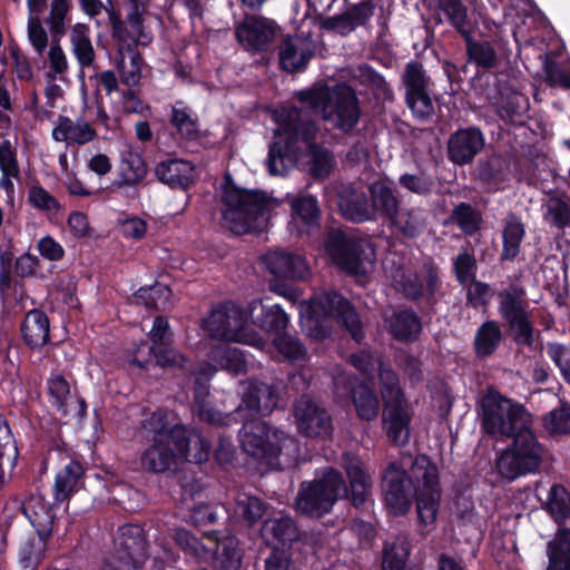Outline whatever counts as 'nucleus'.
Wrapping results in <instances>:
<instances>
[{"mask_svg": "<svg viewBox=\"0 0 570 570\" xmlns=\"http://www.w3.org/2000/svg\"><path fill=\"white\" fill-rule=\"evenodd\" d=\"M279 400L277 384L257 379L243 382V404L248 414H242L240 417L243 424L238 431L239 442L248 455L268 465L278 463L282 454L292 456L298 450L295 438L257 417L258 414H269L278 406Z\"/></svg>", "mask_w": 570, "mask_h": 570, "instance_id": "1", "label": "nucleus"}, {"mask_svg": "<svg viewBox=\"0 0 570 570\" xmlns=\"http://www.w3.org/2000/svg\"><path fill=\"white\" fill-rule=\"evenodd\" d=\"M274 118L278 128L274 130V140L268 147L266 166L269 175L286 174L287 169L298 159L299 142H304L307 145L311 156L309 175L315 179L328 177L334 157L326 147L314 141L318 126L311 117L309 111L292 106L276 112Z\"/></svg>", "mask_w": 570, "mask_h": 570, "instance_id": "2", "label": "nucleus"}, {"mask_svg": "<svg viewBox=\"0 0 570 570\" xmlns=\"http://www.w3.org/2000/svg\"><path fill=\"white\" fill-rule=\"evenodd\" d=\"M145 11L141 0H130L125 19L119 11L108 10L111 38L117 43L116 68L121 82L128 87L137 86L141 79L144 58L138 46L147 45L151 39L145 32Z\"/></svg>", "mask_w": 570, "mask_h": 570, "instance_id": "3", "label": "nucleus"}, {"mask_svg": "<svg viewBox=\"0 0 570 570\" xmlns=\"http://www.w3.org/2000/svg\"><path fill=\"white\" fill-rule=\"evenodd\" d=\"M222 202L226 206L222 214L223 219L230 232L239 236L263 232L277 206L267 191L239 187L228 174L222 186Z\"/></svg>", "mask_w": 570, "mask_h": 570, "instance_id": "4", "label": "nucleus"}, {"mask_svg": "<svg viewBox=\"0 0 570 570\" xmlns=\"http://www.w3.org/2000/svg\"><path fill=\"white\" fill-rule=\"evenodd\" d=\"M303 331L315 341L331 336L335 324L344 327L356 343L365 338L363 325L352 303L335 291L312 299L301 314Z\"/></svg>", "mask_w": 570, "mask_h": 570, "instance_id": "5", "label": "nucleus"}, {"mask_svg": "<svg viewBox=\"0 0 570 570\" xmlns=\"http://www.w3.org/2000/svg\"><path fill=\"white\" fill-rule=\"evenodd\" d=\"M481 428L492 438H510L532 426L525 406L490 387L479 402Z\"/></svg>", "mask_w": 570, "mask_h": 570, "instance_id": "6", "label": "nucleus"}, {"mask_svg": "<svg viewBox=\"0 0 570 570\" xmlns=\"http://www.w3.org/2000/svg\"><path fill=\"white\" fill-rule=\"evenodd\" d=\"M377 377L380 394L384 403L383 420L387 424L386 435L395 445L404 446L410 441L412 417L407 412L400 377L392 366L383 361L379 362Z\"/></svg>", "mask_w": 570, "mask_h": 570, "instance_id": "7", "label": "nucleus"}, {"mask_svg": "<svg viewBox=\"0 0 570 570\" xmlns=\"http://www.w3.org/2000/svg\"><path fill=\"white\" fill-rule=\"evenodd\" d=\"M509 439H512V442L501 452L495 462L498 473L509 481H514L520 476L539 472L544 446L539 442L532 426Z\"/></svg>", "mask_w": 570, "mask_h": 570, "instance_id": "8", "label": "nucleus"}, {"mask_svg": "<svg viewBox=\"0 0 570 570\" xmlns=\"http://www.w3.org/2000/svg\"><path fill=\"white\" fill-rule=\"evenodd\" d=\"M343 473L333 466L312 481H303L295 499V509L303 515L320 519L330 513L335 503L342 499L340 488Z\"/></svg>", "mask_w": 570, "mask_h": 570, "instance_id": "9", "label": "nucleus"}, {"mask_svg": "<svg viewBox=\"0 0 570 570\" xmlns=\"http://www.w3.org/2000/svg\"><path fill=\"white\" fill-rule=\"evenodd\" d=\"M525 288L520 284H511L498 292L499 313L505 321L517 346L533 347L534 326L528 311Z\"/></svg>", "mask_w": 570, "mask_h": 570, "instance_id": "10", "label": "nucleus"}, {"mask_svg": "<svg viewBox=\"0 0 570 570\" xmlns=\"http://www.w3.org/2000/svg\"><path fill=\"white\" fill-rule=\"evenodd\" d=\"M261 262L273 276L268 284L269 291L294 301L296 291L292 282L304 279L309 272L305 258L291 250L274 249L265 253Z\"/></svg>", "mask_w": 570, "mask_h": 570, "instance_id": "11", "label": "nucleus"}, {"mask_svg": "<svg viewBox=\"0 0 570 570\" xmlns=\"http://www.w3.org/2000/svg\"><path fill=\"white\" fill-rule=\"evenodd\" d=\"M205 328L215 340L258 346L263 340L247 331V312L227 301L215 307L205 320Z\"/></svg>", "mask_w": 570, "mask_h": 570, "instance_id": "12", "label": "nucleus"}, {"mask_svg": "<svg viewBox=\"0 0 570 570\" xmlns=\"http://www.w3.org/2000/svg\"><path fill=\"white\" fill-rule=\"evenodd\" d=\"M411 470L420 488L414 498L417 522L421 527L433 525L436 521L441 500L438 466L429 455L421 454L413 461Z\"/></svg>", "mask_w": 570, "mask_h": 570, "instance_id": "13", "label": "nucleus"}, {"mask_svg": "<svg viewBox=\"0 0 570 570\" xmlns=\"http://www.w3.org/2000/svg\"><path fill=\"white\" fill-rule=\"evenodd\" d=\"M394 283L395 289L409 302L424 301L430 308H434L439 302L436 293L442 281L440 268L432 258L424 261L419 271L403 268L397 271Z\"/></svg>", "mask_w": 570, "mask_h": 570, "instance_id": "14", "label": "nucleus"}, {"mask_svg": "<svg viewBox=\"0 0 570 570\" xmlns=\"http://www.w3.org/2000/svg\"><path fill=\"white\" fill-rule=\"evenodd\" d=\"M415 476L396 461H391L382 471L381 488L384 507L393 517H405L412 509L414 498L420 491Z\"/></svg>", "mask_w": 570, "mask_h": 570, "instance_id": "15", "label": "nucleus"}, {"mask_svg": "<svg viewBox=\"0 0 570 570\" xmlns=\"http://www.w3.org/2000/svg\"><path fill=\"white\" fill-rule=\"evenodd\" d=\"M367 249L370 244L366 240L351 236L340 228H331L324 239L325 254L340 269L353 276L365 274Z\"/></svg>", "mask_w": 570, "mask_h": 570, "instance_id": "16", "label": "nucleus"}, {"mask_svg": "<svg viewBox=\"0 0 570 570\" xmlns=\"http://www.w3.org/2000/svg\"><path fill=\"white\" fill-rule=\"evenodd\" d=\"M361 116V102L355 89L347 82L333 85L322 118L334 129L350 135L358 125Z\"/></svg>", "mask_w": 570, "mask_h": 570, "instance_id": "17", "label": "nucleus"}, {"mask_svg": "<svg viewBox=\"0 0 570 570\" xmlns=\"http://www.w3.org/2000/svg\"><path fill=\"white\" fill-rule=\"evenodd\" d=\"M341 464L346 474V480L343 478L340 495L356 510L364 511L372 494L373 482L371 474L364 461L352 452H344L342 454Z\"/></svg>", "mask_w": 570, "mask_h": 570, "instance_id": "18", "label": "nucleus"}, {"mask_svg": "<svg viewBox=\"0 0 570 570\" xmlns=\"http://www.w3.org/2000/svg\"><path fill=\"white\" fill-rule=\"evenodd\" d=\"M281 28L268 18L246 13L235 27L237 42L253 55L265 53L269 50Z\"/></svg>", "mask_w": 570, "mask_h": 570, "instance_id": "19", "label": "nucleus"}, {"mask_svg": "<svg viewBox=\"0 0 570 570\" xmlns=\"http://www.w3.org/2000/svg\"><path fill=\"white\" fill-rule=\"evenodd\" d=\"M291 220L288 229L291 234L299 238L309 237L321 229L322 210L316 196L301 194L289 200Z\"/></svg>", "mask_w": 570, "mask_h": 570, "instance_id": "20", "label": "nucleus"}, {"mask_svg": "<svg viewBox=\"0 0 570 570\" xmlns=\"http://www.w3.org/2000/svg\"><path fill=\"white\" fill-rule=\"evenodd\" d=\"M149 543L139 524H124L119 528L116 559L125 567L141 569L148 559Z\"/></svg>", "mask_w": 570, "mask_h": 570, "instance_id": "21", "label": "nucleus"}, {"mask_svg": "<svg viewBox=\"0 0 570 570\" xmlns=\"http://www.w3.org/2000/svg\"><path fill=\"white\" fill-rule=\"evenodd\" d=\"M150 351L157 354V365L161 368H180L185 357L174 346V332L164 315H157L148 333Z\"/></svg>", "mask_w": 570, "mask_h": 570, "instance_id": "22", "label": "nucleus"}, {"mask_svg": "<svg viewBox=\"0 0 570 570\" xmlns=\"http://www.w3.org/2000/svg\"><path fill=\"white\" fill-rule=\"evenodd\" d=\"M297 429L307 438H326L332 434V417L324 406L303 395L294 406Z\"/></svg>", "mask_w": 570, "mask_h": 570, "instance_id": "23", "label": "nucleus"}, {"mask_svg": "<svg viewBox=\"0 0 570 570\" xmlns=\"http://www.w3.org/2000/svg\"><path fill=\"white\" fill-rule=\"evenodd\" d=\"M485 146V136L476 126L456 129L448 140V159L456 166L473 163Z\"/></svg>", "mask_w": 570, "mask_h": 570, "instance_id": "24", "label": "nucleus"}, {"mask_svg": "<svg viewBox=\"0 0 570 570\" xmlns=\"http://www.w3.org/2000/svg\"><path fill=\"white\" fill-rule=\"evenodd\" d=\"M384 327L390 337L402 344L417 342L423 332V322L419 313L411 306L393 309L383 316Z\"/></svg>", "mask_w": 570, "mask_h": 570, "instance_id": "25", "label": "nucleus"}, {"mask_svg": "<svg viewBox=\"0 0 570 570\" xmlns=\"http://www.w3.org/2000/svg\"><path fill=\"white\" fill-rule=\"evenodd\" d=\"M374 0H362L350 4L345 11L325 18L322 28L341 37H347L360 27H365L375 12Z\"/></svg>", "mask_w": 570, "mask_h": 570, "instance_id": "26", "label": "nucleus"}, {"mask_svg": "<svg viewBox=\"0 0 570 570\" xmlns=\"http://www.w3.org/2000/svg\"><path fill=\"white\" fill-rule=\"evenodd\" d=\"M55 503L40 493L30 494L21 504L22 513L35 528L39 539L46 542L52 534L56 520Z\"/></svg>", "mask_w": 570, "mask_h": 570, "instance_id": "27", "label": "nucleus"}, {"mask_svg": "<svg viewBox=\"0 0 570 570\" xmlns=\"http://www.w3.org/2000/svg\"><path fill=\"white\" fill-rule=\"evenodd\" d=\"M247 321L266 333L281 334L285 331L289 317L279 304L267 305L262 299H253L248 304Z\"/></svg>", "mask_w": 570, "mask_h": 570, "instance_id": "28", "label": "nucleus"}, {"mask_svg": "<svg viewBox=\"0 0 570 570\" xmlns=\"http://www.w3.org/2000/svg\"><path fill=\"white\" fill-rule=\"evenodd\" d=\"M85 478L86 469L83 464L79 460L71 459L55 476V504L60 505L68 502L85 487Z\"/></svg>", "mask_w": 570, "mask_h": 570, "instance_id": "29", "label": "nucleus"}, {"mask_svg": "<svg viewBox=\"0 0 570 570\" xmlns=\"http://www.w3.org/2000/svg\"><path fill=\"white\" fill-rule=\"evenodd\" d=\"M204 535L210 543L209 548H213L210 556H213L218 570H239L243 551L236 537L219 538L217 531H207L204 532Z\"/></svg>", "mask_w": 570, "mask_h": 570, "instance_id": "30", "label": "nucleus"}, {"mask_svg": "<svg viewBox=\"0 0 570 570\" xmlns=\"http://www.w3.org/2000/svg\"><path fill=\"white\" fill-rule=\"evenodd\" d=\"M301 530L295 519L288 514L268 518L262 525V535L266 542L292 550V544L301 540Z\"/></svg>", "mask_w": 570, "mask_h": 570, "instance_id": "31", "label": "nucleus"}, {"mask_svg": "<svg viewBox=\"0 0 570 570\" xmlns=\"http://www.w3.org/2000/svg\"><path fill=\"white\" fill-rule=\"evenodd\" d=\"M529 110L528 98L509 85L500 87V99L497 102L498 116L507 125L522 126Z\"/></svg>", "mask_w": 570, "mask_h": 570, "instance_id": "32", "label": "nucleus"}, {"mask_svg": "<svg viewBox=\"0 0 570 570\" xmlns=\"http://www.w3.org/2000/svg\"><path fill=\"white\" fill-rule=\"evenodd\" d=\"M20 333L26 346L31 350H41L50 342L48 315L40 308L30 309L20 323Z\"/></svg>", "mask_w": 570, "mask_h": 570, "instance_id": "33", "label": "nucleus"}, {"mask_svg": "<svg viewBox=\"0 0 570 570\" xmlns=\"http://www.w3.org/2000/svg\"><path fill=\"white\" fill-rule=\"evenodd\" d=\"M444 21L461 37L479 31V22L463 0H436Z\"/></svg>", "mask_w": 570, "mask_h": 570, "instance_id": "34", "label": "nucleus"}, {"mask_svg": "<svg viewBox=\"0 0 570 570\" xmlns=\"http://www.w3.org/2000/svg\"><path fill=\"white\" fill-rule=\"evenodd\" d=\"M352 78L357 85L367 88L376 102H391L394 100L391 85L370 63L363 62L357 65L353 70Z\"/></svg>", "mask_w": 570, "mask_h": 570, "instance_id": "35", "label": "nucleus"}, {"mask_svg": "<svg viewBox=\"0 0 570 570\" xmlns=\"http://www.w3.org/2000/svg\"><path fill=\"white\" fill-rule=\"evenodd\" d=\"M391 230L403 239L420 237L426 227L424 210L419 207L401 208L387 222Z\"/></svg>", "mask_w": 570, "mask_h": 570, "instance_id": "36", "label": "nucleus"}, {"mask_svg": "<svg viewBox=\"0 0 570 570\" xmlns=\"http://www.w3.org/2000/svg\"><path fill=\"white\" fill-rule=\"evenodd\" d=\"M194 167L190 161L178 158H168L157 164L155 175L159 181L170 188H189L193 183Z\"/></svg>", "mask_w": 570, "mask_h": 570, "instance_id": "37", "label": "nucleus"}, {"mask_svg": "<svg viewBox=\"0 0 570 570\" xmlns=\"http://www.w3.org/2000/svg\"><path fill=\"white\" fill-rule=\"evenodd\" d=\"M169 124L174 136L180 141H197L200 138V124L197 115L184 101H176L171 107Z\"/></svg>", "mask_w": 570, "mask_h": 570, "instance_id": "38", "label": "nucleus"}, {"mask_svg": "<svg viewBox=\"0 0 570 570\" xmlns=\"http://www.w3.org/2000/svg\"><path fill=\"white\" fill-rule=\"evenodd\" d=\"M147 176V165L144 157L134 150L127 149L120 153L118 179L115 185L135 187L141 184Z\"/></svg>", "mask_w": 570, "mask_h": 570, "instance_id": "39", "label": "nucleus"}, {"mask_svg": "<svg viewBox=\"0 0 570 570\" xmlns=\"http://www.w3.org/2000/svg\"><path fill=\"white\" fill-rule=\"evenodd\" d=\"M546 570H570V528L559 527L547 542Z\"/></svg>", "mask_w": 570, "mask_h": 570, "instance_id": "40", "label": "nucleus"}, {"mask_svg": "<svg viewBox=\"0 0 570 570\" xmlns=\"http://www.w3.org/2000/svg\"><path fill=\"white\" fill-rule=\"evenodd\" d=\"M524 236L525 227L521 218L513 213H509L502 229L500 262H513L520 255Z\"/></svg>", "mask_w": 570, "mask_h": 570, "instance_id": "41", "label": "nucleus"}, {"mask_svg": "<svg viewBox=\"0 0 570 570\" xmlns=\"http://www.w3.org/2000/svg\"><path fill=\"white\" fill-rule=\"evenodd\" d=\"M351 399L360 420L371 422L379 416L380 399L368 382H357L351 389Z\"/></svg>", "mask_w": 570, "mask_h": 570, "instance_id": "42", "label": "nucleus"}, {"mask_svg": "<svg viewBox=\"0 0 570 570\" xmlns=\"http://www.w3.org/2000/svg\"><path fill=\"white\" fill-rule=\"evenodd\" d=\"M96 130L86 121L73 122L67 116L58 117V125L52 130L56 141H68L69 144L85 145L96 138Z\"/></svg>", "mask_w": 570, "mask_h": 570, "instance_id": "43", "label": "nucleus"}, {"mask_svg": "<svg viewBox=\"0 0 570 570\" xmlns=\"http://www.w3.org/2000/svg\"><path fill=\"white\" fill-rule=\"evenodd\" d=\"M314 52L298 47L292 36L287 35L282 39L278 50L279 68L288 73L302 72L306 69Z\"/></svg>", "mask_w": 570, "mask_h": 570, "instance_id": "44", "label": "nucleus"}, {"mask_svg": "<svg viewBox=\"0 0 570 570\" xmlns=\"http://www.w3.org/2000/svg\"><path fill=\"white\" fill-rule=\"evenodd\" d=\"M176 463V453L173 446L164 441H153L140 455L141 466L149 472L163 473Z\"/></svg>", "mask_w": 570, "mask_h": 570, "instance_id": "45", "label": "nucleus"}, {"mask_svg": "<svg viewBox=\"0 0 570 570\" xmlns=\"http://www.w3.org/2000/svg\"><path fill=\"white\" fill-rule=\"evenodd\" d=\"M462 40L465 45L468 61L484 71L498 65V56L493 45L489 40L475 39V33H469Z\"/></svg>", "mask_w": 570, "mask_h": 570, "instance_id": "46", "label": "nucleus"}, {"mask_svg": "<svg viewBox=\"0 0 570 570\" xmlns=\"http://www.w3.org/2000/svg\"><path fill=\"white\" fill-rule=\"evenodd\" d=\"M503 334L497 321L488 320L483 322L476 330L473 348L478 358H487L493 355L501 342Z\"/></svg>", "mask_w": 570, "mask_h": 570, "instance_id": "47", "label": "nucleus"}, {"mask_svg": "<svg viewBox=\"0 0 570 570\" xmlns=\"http://www.w3.org/2000/svg\"><path fill=\"white\" fill-rule=\"evenodd\" d=\"M48 401L51 407L62 417L69 414V400L75 395L70 383L63 374L51 373L46 382Z\"/></svg>", "mask_w": 570, "mask_h": 570, "instance_id": "48", "label": "nucleus"}, {"mask_svg": "<svg viewBox=\"0 0 570 570\" xmlns=\"http://www.w3.org/2000/svg\"><path fill=\"white\" fill-rule=\"evenodd\" d=\"M372 213H379L385 220H390L400 209V200L392 187L382 181L370 186Z\"/></svg>", "mask_w": 570, "mask_h": 570, "instance_id": "49", "label": "nucleus"}, {"mask_svg": "<svg viewBox=\"0 0 570 570\" xmlns=\"http://www.w3.org/2000/svg\"><path fill=\"white\" fill-rule=\"evenodd\" d=\"M544 510L560 527L570 518V492L563 484H552L548 492Z\"/></svg>", "mask_w": 570, "mask_h": 570, "instance_id": "50", "label": "nucleus"}, {"mask_svg": "<svg viewBox=\"0 0 570 570\" xmlns=\"http://www.w3.org/2000/svg\"><path fill=\"white\" fill-rule=\"evenodd\" d=\"M89 32V26L86 23H76L71 28L70 41L72 50L81 67H89L95 61V50Z\"/></svg>", "mask_w": 570, "mask_h": 570, "instance_id": "51", "label": "nucleus"}, {"mask_svg": "<svg viewBox=\"0 0 570 570\" xmlns=\"http://www.w3.org/2000/svg\"><path fill=\"white\" fill-rule=\"evenodd\" d=\"M267 503L258 497L240 494L235 504V514L248 527L256 524L266 513Z\"/></svg>", "mask_w": 570, "mask_h": 570, "instance_id": "52", "label": "nucleus"}, {"mask_svg": "<svg viewBox=\"0 0 570 570\" xmlns=\"http://www.w3.org/2000/svg\"><path fill=\"white\" fill-rule=\"evenodd\" d=\"M340 207L343 216L354 223H363L373 217L372 207L364 193L353 194L342 198Z\"/></svg>", "mask_w": 570, "mask_h": 570, "instance_id": "53", "label": "nucleus"}, {"mask_svg": "<svg viewBox=\"0 0 570 570\" xmlns=\"http://www.w3.org/2000/svg\"><path fill=\"white\" fill-rule=\"evenodd\" d=\"M405 95L429 89L433 86L431 77L428 75L424 66L417 60H410L405 63L404 71L401 76Z\"/></svg>", "mask_w": 570, "mask_h": 570, "instance_id": "54", "label": "nucleus"}, {"mask_svg": "<svg viewBox=\"0 0 570 570\" xmlns=\"http://www.w3.org/2000/svg\"><path fill=\"white\" fill-rule=\"evenodd\" d=\"M478 178L488 185H499L508 178V165L499 155H492L478 165Z\"/></svg>", "mask_w": 570, "mask_h": 570, "instance_id": "55", "label": "nucleus"}, {"mask_svg": "<svg viewBox=\"0 0 570 570\" xmlns=\"http://www.w3.org/2000/svg\"><path fill=\"white\" fill-rule=\"evenodd\" d=\"M542 425L551 436L567 435L570 433V403L560 402L542 419Z\"/></svg>", "mask_w": 570, "mask_h": 570, "instance_id": "56", "label": "nucleus"}, {"mask_svg": "<svg viewBox=\"0 0 570 570\" xmlns=\"http://www.w3.org/2000/svg\"><path fill=\"white\" fill-rule=\"evenodd\" d=\"M174 540L185 554L196 559H207L210 557L213 548L205 544L199 538L187 529L179 528L175 532Z\"/></svg>", "mask_w": 570, "mask_h": 570, "instance_id": "57", "label": "nucleus"}, {"mask_svg": "<svg viewBox=\"0 0 570 570\" xmlns=\"http://www.w3.org/2000/svg\"><path fill=\"white\" fill-rule=\"evenodd\" d=\"M245 406L243 402L233 413H223L209 403L198 406L195 410L198 419L213 426H228L242 417Z\"/></svg>", "mask_w": 570, "mask_h": 570, "instance_id": "58", "label": "nucleus"}, {"mask_svg": "<svg viewBox=\"0 0 570 570\" xmlns=\"http://www.w3.org/2000/svg\"><path fill=\"white\" fill-rule=\"evenodd\" d=\"M273 345L278 354L286 361L296 362L304 361L306 358V347L295 335L287 333L278 334L274 338Z\"/></svg>", "mask_w": 570, "mask_h": 570, "instance_id": "59", "label": "nucleus"}, {"mask_svg": "<svg viewBox=\"0 0 570 570\" xmlns=\"http://www.w3.org/2000/svg\"><path fill=\"white\" fill-rule=\"evenodd\" d=\"M170 295V287L160 283H155L150 286H141L134 294L137 304L145 306L147 309H159L160 301L165 304Z\"/></svg>", "mask_w": 570, "mask_h": 570, "instance_id": "60", "label": "nucleus"}, {"mask_svg": "<svg viewBox=\"0 0 570 570\" xmlns=\"http://www.w3.org/2000/svg\"><path fill=\"white\" fill-rule=\"evenodd\" d=\"M432 89L417 90L404 95L406 107L413 116L421 120H426L434 115V105L432 100Z\"/></svg>", "mask_w": 570, "mask_h": 570, "instance_id": "61", "label": "nucleus"}, {"mask_svg": "<svg viewBox=\"0 0 570 570\" xmlns=\"http://www.w3.org/2000/svg\"><path fill=\"white\" fill-rule=\"evenodd\" d=\"M399 184L402 188L420 196L430 195L436 187L435 178L425 171L405 173L400 176Z\"/></svg>", "mask_w": 570, "mask_h": 570, "instance_id": "62", "label": "nucleus"}, {"mask_svg": "<svg viewBox=\"0 0 570 570\" xmlns=\"http://www.w3.org/2000/svg\"><path fill=\"white\" fill-rule=\"evenodd\" d=\"M452 268L456 282L465 286L469 282L476 279L478 264L473 254L466 249L460 252L452 262Z\"/></svg>", "mask_w": 570, "mask_h": 570, "instance_id": "63", "label": "nucleus"}, {"mask_svg": "<svg viewBox=\"0 0 570 570\" xmlns=\"http://www.w3.org/2000/svg\"><path fill=\"white\" fill-rule=\"evenodd\" d=\"M452 218L459 228L471 235L480 228L481 217L479 213L468 203H460L453 208Z\"/></svg>", "mask_w": 570, "mask_h": 570, "instance_id": "64", "label": "nucleus"}]
</instances>
